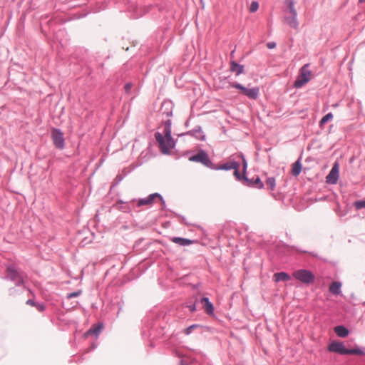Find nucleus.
<instances>
[{
  "mask_svg": "<svg viewBox=\"0 0 365 365\" xmlns=\"http://www.w3.org/2000/svg\"><path fill=\"white\" fill-rule=\"evenodd\" d=\"M284 6L286 7V11L289 14H297V9L295 8L294 0H284Z\"/></svg>",
  "mask_w": 365,
  "mask_h": 365,
  "instance_id": "nucleus-12",
  "label": "nucleus"
},
{
  "mask_svg": "<svg viewBox=\"0 0 365 365\" xmlns=\"http://www.w3.org/2000/svg\"><path fill=\"white\" fill-rule=\"evenodd\" d=\"M334 332L339 337H346L349 334V330L344 326H336L334 327Z\"/></svg>",
  "mask_w": 365,
  "mask_h": 365,
  "instance_id": "nucleus-19",
  "label": "nucleus"
},
{
  "mask_svg": "<svg viewBox=\"0 0 365 365\" xmlns=\"http://www.w3.org/2000/svg\"><path fill=\"white\" fill-rule=\"evenodd\" d=\"M132 87H133V84L132 83H126L125 85V87H124L125 93H129L130 90H131V88H132Z\"/></svg>",
  "mask_w": 365,
  "mask_h": 365,
  "instance_id": "nucleus-30",
  "label": "nucleus"
},
{
  "mask_svg": "<svg viewBox=\"0 0 365 365\" xmlns=\"http://www.w3.org/2000/svg\"><path fill=\"white\" fill-rule=\"evenodd\" d=\"M81 294V292H72V293H70L68 294L67 297L68 299H71L72 297H76L78 296H79Z\"/></svg>",
  "mask_w": 365,
  "mask_h": 365,
  "instance_id": "nucleus-31",
  "label": "nucleus"
},
{
  "mask_svg": "<svg viewBox=\"0 0 365 365\" xmlns=\"http://www.w3.org/2000/svg\"><path fill=\"white\" fill-rule=\"evenodd\" d=\"M51 138L56 148L62 149L64 147V138L63 133L56 128L51 130Z\"/></svg>",
  "mask_w": 365,
  "mask_h": 365,
  "instance_id": "nucleus-6",
  "label": "nucleus"
},
{
  "mask_svg": "<svg viewBox=\"0 0 365 365\" xmlns=\"http://www.w3.org/2000/svg\"><path fill=\"white\" fill-rule=\"evenodd\" d=\"M189 307H190V310L191 312H194V311L195 310V305L190 306Z\"/></svg>",
  "mask_w": 365,
  "mask_h": 365,
  "instance_id": "nucleus-36",
  "label": "nucleus"
},
{
  "mask_svg": "<svg viewBox=\"0 0 365 365\" xmlns=\"http://www.w3.org/2000/svg\"><path fill=\"white\" fill-rule=\"evenodd\" d=\"M301 171H302V164H301L300 161L298 160L294 163H293L292 170H291V173L294 176H298L300 174Z\"/></svg>",
  "mask_w": 365,
  "mask_h": 365,
  "instance_id": "nucleus-20",
  "label": "nucleus"
},
{
  "mask_svg": "<svg viewBox=\"0 0 365 365\" xmlns=\"http://www.w3.org/2000/svg\"><path fill=\"white\" fill-rule=\"evenodd\" d=\"M38 309H39V310H43V307L42 305H40V306L38 307Z\"/></svg>",
  "mask_w": 365,
  "mask_h": 365,
  "instance_id": "nucleus-37",
  "label": "nucleus"
},
{
  "mask_svg": "<svg viewBox=\"0 0 365 365\" xmlns=\"http://www.w3.org/2000/svg\"><path fill=\"white\" fill-rule=\"evenodd\" d=\"M259 8V4L257 1H253L252 2L251 5H250V12H255Z\"/></svg>",
  "mask_w": 365,
  "mask_h": 365,
  "instance_id": "nucleus-26",
  "label": "nucleus"
},
{
  "mask_svg": "<svg viewBox=\"0 0 365 365\" xmlns=\"http://www.w3.org/2000/svg\"><path fill=\"white\" fill-rule=\"evenodd\" d=\"M155 137L163 153H168L175 147V143L171 136V126L169 122L165 123L163 134L156 133Z\"/></svg>",
  "mask_w": 365,
  "mask_h": 365,
  "instance_id": "nucleus-1",
  "label": "nucleus"
},
{
  "mask_svg": "<svg viewBox=\"0 0 365 365\" xmlns=\"http://www.w3.org/2000/svg\"><path fill=\"white\" fill-rule=\"evenodd\" d=\"M239 168H233V169L235 170V175L237 178H240Z\"/></svg>",
  "mask_w": 365,
  "mask_h": 365,
  "instance_id": "nucleus-33",
  "label": "nucleus"
},
{
  "mask_svg": "<svg viewBox=\"0 0 365 365\" xmlns=\"http://www.w3.org/2000/svg\"><path fill=\"white\" fill-rule=\"evenodd\" d=\"M339 165L338 163H335L326 177V182L329 184H336L339 178Z\"/></svg>",
  "mask_w": 365,
  "mask_h": 365,
  "instance_id": "nucleus-7",
  "label": "nucleus"
},
{
  "mask_svg": "<svg viewBox=\"0 0 365 365\" xmlns=\"http://www.w3.org/2000/svg\"><path fill=\"white\" fill-rule=\"evenodd\" d=\"M363 351L360 349H349L347 351V354H362Z\"/></svg>",
  "mask_w": 365,
  "mask_h": 365,
  "instance_id": "nucleus-27",
  "label": "nucleus"
},
{
  "mask_svg": "<svg viewBox=\"0 0 365 365\" xmlns=\"http://www.w3.org/2000/svg\"><path fill=\"white\" fill-rule=\"evenodd\" d=\"M268 48L272 49L275 48L276 43L274 42H269L267 44Z\"/></svg>",
  "mask_w": 365,
  "mask_h": 365,
  "instance_id": "nucleus-32",
  "label": "nucleus"
},
{
  "mask_svg": "<svg viewBox=\"0 0 365 365\" xmlns=\"http://www.w3.org/2000/svg\"><path fill=\"white\" fill-rule=\"evenodd\" d=\"M157 197L161 198L160 195L158 193L151 194L146 198L140 199L138 201L137 205L138 207L143 206V205H150L153 204L154 200Z\"/></svg>",
  "mask_w": 365,
  "mask_h": 365,
  "instance_id": "nucleus-10",
  "label": "nucleus"
},
{
  "mask_svg": "<svg viewBox=\"0 0 365 365\" xmlns=\"http://www.w3.org/2000/svg\"><path fill=\"white\" fill-rule=\"evenodd\" d=\"M354 206L356 209H362L365 207V200L356 201L354 202Z\"/></svg>",
  "mask_w": 365,
  "mask_h": 365,
  "instance_id": "nucleus-25",
  "label": "nucleus"
},
{
  "mask_svg": "<svg viewBox=\"0 0 365 365\" xmlns=\"http://www.w3.org/2000/svg\"><path fill=\"white\" fill-rule=\"evenodd\" d=\"M255 184L256 185V187L258 188H262L264 185L259 177H257L255 180Z\"/></svg>",
  "mask_w": 365,
  "mask_h": 365,
  "instance_id": "nucleus-29",
  "label": "nucleus"
},
{
  "mask_svg": "<svg viewBox=\"0 0 365 365\" xmlns=\"http://www.w3.org/2000/svg\"><path fill=\"white\" fill-rule=\"evenodd\" d=\"M247 169V162L245 159H243V172L245 173Z\"/></svg>",
  "mask_w": 365,
  "mask_h": 365,
  "instance_id": "nucleus-34",
  "label": "nucleus"
},
{
  "mask_svg": "<svg viewBox=\"0 0 365 365\" xmlns=\"http://www.w3.org/2000/svg\"><path fill=\"white\" fill-rule=\"evenodd\" d=\"M189 160L190 161L200 163L208 168H212V165L207 154L204 151H200L196 155L191 156Z\"/></svg>",
  "mask_w": 365,
  "mask_h": 365,
  "instance_id": "nucleus-5",
  "label": "nucleus"
},
{
  "mask_svg": "<svg viewBox=\"0 0 365 365\" xmlns=\"http://www.w3.org/2000/svg\"><path fill=\"white\" fill-rule=\"evenodd\" d=\"M231 86L240 90V93H242L243 95H245V93L247 91V88H246V87L242 86L241 84H240L238 83H231Z\"/></svg>",
  "mask_w": 365,
  "mask_h": 365,
  "instance_id": "nucleus-22",
  "label": "nucleus"
},
{
  "mask_svg": "<svg viewBox=\"0 0 365 365\" xmlns=\"http://www.w3.org/2000/svg\"><path fill=\"white\" fill-rule=\"evenodd\" d=\"M309 64H305L300 69V73L294 83L295 88H299L302 87L312 79V73L309 69Z\"/></svg>",
  "mask_w": 365,
  "mask_h": 365,
  "instance_id": "nucleus-2",
  "label": "nucleus"
},
{
  "mask_svg": "<svg viewBox=\"0 0 365 365\" xmlns=\"http://www.w3.org/2000/svg\"><path fill=\"white\" fill-rule=\"evenodd\" d=\"M26 304L32 306L34 304V302L31 299L27 300Z\"/></svg>",
  "mask_w": 365,
  "mask_h": 365,
  "instance_id": "nucleus-35",
  "label": "nucleus"
},
{
  "mask_svg": "<svg viewBox=\"0 0 365 365\" xmlns=\"http://www.w3.org/2000/svg\"><path fill=\"white\" fill-rule=\"evenodd\" d=\"M292 275L295 279L305 284L311 283L314 280V275L307 269H298L294 272Z\"/></svg>",
  "mask_w": 365,
  "mask_h": 365,
  "instance_id": "nucleus-3",
  "label": "nucleus"
},
{
  "mask_svg": "<svg viewBox=\"0 0 365 365\" xmlns=\"http://www.w3.org/2000/svg\"><path fill=\"white\" fill-rule=\"evenodd\" d=\"M364 1H365V0H359V3H363V2H364Z\"/></svg>",
  "mask_w": 365,
  "mask_h": 365,
  "instance_id": "nucleus-38",
  "label": "nucleus"
},
{
  "mask_svg": "<svg viewBox=\"0 0 365 365\" xmlns=\"http://www.w3.org/2000/svg\"><path fill=\"white\" fill-rule=\"evenodd\" d=\"M341 284L340 282H334L330 284L329 290L331 294L338 295L341 292Z\"/></svg>",
  "mask_w": 365,
  "mask_h": 365,
  "instance_id": "nucleus-17",
  "label": "nucleus"
},
{
  "mask_svg": "<svg viewBox=\"0 0 365 365\" xmlns=\"http://www.w3.org/2000/svg\"><path fill=\"white\" fill-rule=\"evenodd\" d=\"M290 279V276L284 272L275 273L273 275V280L275 282H278L279 281H288Z\"/></svg>",
  "mask_w": 365,
  "mask_h": 365,
  "instance_id": "nucleus-13",
  "label": "nucleus"
},
{
  "mask_svg": "<svg viewBox=\"0 0 365 365\" xmlns=\"http://www.w3.org/2000/svg\"><path fill=\"white\" fill-rule=\"evenodd\" d=\"M333 114L331 113H329L326 115H324L319 121V125L323 126L325 123H327L329 120H331L333 118Z\"/></svg>",
  "mask_w": 365,
  "mask_h": 365,
  "instance_id": "nucleus-23",
  "label": "nucleus"
},
{
  "mask_svg": "<svg viewBox=\"0 0 365 365\" xmlns=\"http://www.w3.org/2000/svg\"><path fill=\"white\" fill-rule=\"evenodd\" d=\"M103 328L102 324H93L91 328H90L84 334L85 337H88L91 335H96L98 336L101 331Z\"/></svg>",
  "mask_w": 365,
  "mask_h": 365,
  "instance_id": "nucleus-11",
  "label": "nucleus"
},
{
  "mask_svg": "<svg viewBox=\"0 0 365 365\" xmlns=\"http://www.w3.org/2000/svg\"><path fill=\"white\" fill-rule=\"evenodd\" d=\"M202 302L204 303L205 309L207 314L213 313L214 308L212 304L209 301L207 297H203L201 299Z\"/></svg>",
  "mask_w": 365,
  "mask_h": 365,
  "instance_id": "nucleus-21",
  "label": "nucleus"
},
{
  "mask_svg": "<svg viewBox=\"0 0 365 365\" xmlns=\"http://www.w3.org/2000/svg\"><path fill=\"white\" fill-rule=\"evenodd\" d=\"M283 21L285 24H287L294 29H298L299 23L297 21V14H290L289 16H286L284 18Z\"/></svg>",
  "mask_w": 365,
  "mask_h": 365,
  "instance_id": "nucleus-9",
  "label": "nucleus"
},
{
  "mask_svg": "<svg viewBox=\"0 0 365 365\" xmlns=\"http://www.w3.org/2000/svg\"><path fill=\"white\" fill-rule=\"evenodd\" d=\"M6 272V277L15 282L16 285L24 283L23 277L14 266H8Z\"/></svg>",
  "mask_w": 365,
  "mask_h": 365,
  "instance_id": "nucleus-4",
  "label": "nucleus"
},
{
  "mask_svg": "<svg viewBox=\"0 0 365 365\" xmlns=\"http://www.w3.org/2000/svg\"><path fill=\"white\" fill-rule=\"evenodd\" d=\"M197 326L195 324L191 325L189 327L186 328L184 331L185 334L188 335L191 333L192 330L196 328Z\"/></svg>",
  "mask_w": 365,
  "mask_h": 365,
  "instance_id": "nucleus-28",
  "label": "nucleus"
},
{
  "mask_svg": "<svg viewBox=\"0 0 365 365\" xmlns=\"http://www.w3.org/2000/svg\"><path fill=\"white\" fill-rule=\"evenodd\" d=\"M172 242L180 246H188L192 243V241L186 238L175 237L171 239Z\"/></svg>",
  "mask_w": 365,
  "mask_h": 365,
  "instance_id": "nucleus-16",
  "label": "nucleus"
},
{
  "mask_svg": "<svg viewBox=\"0 0 365 365\" xmlns=\"http://www.w3.org/2000/svg\"><path fill=\"white\" fill-rule=\"evenodd\" d=\"M236 168H240V164L235 161H230L219 165L217 169L229 170Z\"/></svg>",
  "mask_w": 365,
  "mask_h": 365,
  "instance_id": "nucleus-15",
  "label": "nucleus"
},
{
  "mask_svg": "<svg viewBox=\"0 0 365 365\" xmlns=\"http://www.w3.org/2000/svg\"><path fill=\"white\" fill-rule=\"evenodd\" d=\"M328 350L340 354H347L348 349L342 343L332 342L329 345Z\"/></svg>",
  "mask_w": 365,
  "mask_h": 365,
  "instance_id": "nucleus-8",
  "label": "nucleus"
},
{
  "mask_svg": "<svg viewBox=\"0 0 365 365\" xmlns=\"http://www.w3.org/2000/svg\"><path fill=\"white\" fill-rule=\"evenodd\" d=\"M230 70L231 71L235 72L236 75H240L243 73L244 66L242 65L238 64L235 61H231Z\"/></svg>",
  "mask_w": 365,
  "mask_h": 365,
  "instance_id": "nucleus-18",
  "label": "nucleus"
},
{
  "mask_svg": "<svg viewBox=\"0 0 365 365\" xmlns=\"http://www.w3.org/2000/svg\"><path fill=\"white\" fill-rule=\"evenodd\" d=\"M259 89L258 87H253L247 88V91L245 96L248 97L250 99L255 100L258 98Z\"/></svg>",
  "mask_w": 365,
  "mask_h": 365,
  "instance_id": "nucleus-14",
  "label": "nucleus"
},
{
  "mask_svg": "<svg viewBox=\"0 0 365 365\" xmlns=\"http://www.w3.org/2000/svg\"><path fill=\"white\" fill-rule=\"evenodd\" d=\"M267 186L271 190H273L275 187V179L274 178H269L266 181Z\"/></svg>",
  "mask_w": 365,
  "mask_h": 365,
  "instance_id": "nucleus-24",
  "label": "nucleus"
}]
</instances>
